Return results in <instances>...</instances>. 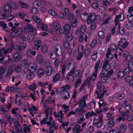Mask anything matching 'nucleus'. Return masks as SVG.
Returning <instances> with one entry per match:
<instances>
[{
  "label": "nucleus",
  "instance_id": "nucleus-19",
  "mask_svg": "<svg viewBox=\"0 0 133 133\" xmlns=\"http://www.w3.org/2000/svg\"><path fill=\"white\" fill-rule=\"evenodd\" d=\"M126 47H124L123 46L118 44L116 51V52L119 54V55L121 56L122 54V53Z\"/></svg>",
  "mask_w": 133,
  "mask_h": 133
},
{
  "label": "nucleus",
  "instance_id": "nucleus-58",
  "mask_svg": "<svg viewBox=\"0 0 133 133\" xmlns=\"http://www.w3.org/2000/svg\"><path fill=\"white\" fill-rule=\"evenodd\" d=\"M112 0H106L103 2V5L104 6L108 5L110 3H112Z\"/></svg>",
  "mask_w": 133,
  "mask_h": 133
},
{
  "label": "nucleus",
  "instance_id": "nucleus-44",
  "mask_svg": "<svg viewBox=\"0 0 133 133\" xmlns=\"http://www.w3.org/2000/svg\"><path fill=\"white\" fill-rule=\"evenodd\" d=\"M120 131L121 133H126L127 128L125 125L122 124L120 127Z\"/></svg>",
  "mask_w": 133,
  "mask_h": 133
},
{
  "label": "nucleus",
  "instance_id": "nucleus-61",
  "mask_svg": "<svg viewBox=\"0 0 133 133\" xmlns=\"http://www.w3.org/2000/svg\"><path fill=\"white\" fill-rule=\"evenodd\" d=\"M15 68V71L18 73L20 72L22 70V66L21 65H18L16 66Z\"/></svg>",
  "mask_w": 133,
  "mask_h": 133
},
{
  "label": "nucleus",
  "instance_id": "nucleus-54",
  "mask_svg": "<svg viewBox=\"0 0 133 133\" xmlns=\"http://www.w3.org/2000/svg\"><path fill=\"white\" fill-rule=\"evenodd\" d=\"M37 88V85L33 83L32 84L29 86V88L31 91H33L35 90Z\"/></svg>",
  "mask_w": 133,
  "mask_h": 133
},
{
  "label": "nucleus",
  "instance_id": "nucleus-34",
  "mask_svg": "<svg viewBox=\"0 0 133 133\" xmlns=\"http://www.w3.org/2000/svg\"><path fill=\"white\" fill-rule=\"evenodd\" d=\"M60 78V75L58 73H57L54 77L53 79V81L54 83H56L59 81Z\"/></svg>",
  "mask_w": 133,
  "mask_h": 133
},
{
  "label": "nucleus",
  "instance_id": "nucleus-38",
  "mask_svg": "<svg viewBox=\"0 0 133 133\" xmlns=\"http://www.w3.org/2000/svg\"><path fill=\"white\" fill-rule=\"evenodd\" d=\"M64 28V32L66 34L69 33L70 30V25L68 24H65Z\"/></svg>",
  "mask_w": 133,
  "mask_h": 133
},
{
  "label": "nucleus",
  "instance_id": "nucleus-8",
  "mask_svg": "<svg viewBox=\"0 0 133 133\" xmlns=\"http://www.w3.org/2000/svg\"><path fill=\"white\" fill-rule=\"evenodd\" d=\"M11 11V10L10 6L7 3V4H5L4 6L3 12L8 15L10 14Z\"/></svg>",
  "mask_w": 133,
  "mask_h": 133
},
{
  "label": "nucleus",
  "instance_id": "nucleus-59",
  "mask_svg": "<svg viewBox=\"0 0 133 133\" xmlns=\"http://www.w3.org/2000/svg\"><path fill=\"white\" fill-rule=\"evenodd\" d=\"M124 75L125 73L123 71H119L118 73L117 76L120 78H122L124 76Z\"/></svg>",
  "mask_w": 133,
  "mask_h": 133
},
{
  "label": "nucleus",
  "instance_id": "nucleus-57",
  "mask_svg": "<svg viewBox=\"0 0 133 133\" xmlns=\"http://www.w3.org/2000/svg\"><path fill=\"white\" fill-rule=\"evenodd\" d=\"M25 14L23 12H20L17 13L15 15V17L20 16V17L23 18L25 16Z\"/></svg>",
  "mask_w": 133,
  "mask_h": 133
},
{
  "label": "nucleus",
  "instance_id": "nucleus-48",
  "mask_svg": "<svg viewBox=\"0 0 133 133\" xmlns=\"http://www.w3.org/2000/svg\"><path fill=\"white\" fill-rule=\"evenodd\" d=\"M86 102L85 100H83L82 99H80L79 101V107H82V108L85 106Z\"/></svg>",
  "mask_w": 133,
  "mask_h": 133
},
{
  "label": "nucleus",
  "instance_id": "nucleus-17",
  "mask_svg": "<svg viewBox=\"0 0 133 133\" xmlns=\"http://www.w3.org/2000/svg\"><path fill=\"white\" fill-rule=\"evenodd\" d=\"M36 60L37 62L41 63H44L45 62V59L43 58L42 56L40 54H38L37 55Z\"/></svg>",
  "mask_w": 133,
  "mask_h": 133
},
{
  "label": "nucleus",
  "instance_id": "nucleus-62",
  "mask_svg": "<svg viewBox=\"0 0 133 133\" xmlns=\"http://www.w3.org/2000/svg\"><path fill=\"white\" fill-rule=\"evenodd\" d=\"M74 17H75V15L72 13H70L68 14L67 18L69 20H73Z\"/></svg>",
  "mask_w": 133,
  "mask_h": 133
},
{
  "label": "nucleus",
  "instance_id": "nucleus-32",
  "mask_svg": "<svg viewBox=\"0 0 133 133\" xmlns=\"http://www.w3.org/2000/svg\"><path fill=\"white\" fill-rule=\"evenodd\" d=\"M118 34L122 35L124 34V28L122 26H120L119 24H118Z\"/></svg>",
  "mask_w": 133,
  "mask_h": 133
},
{
  "label": "nucleus",
  "instance_id": "nucleus-55",
  "mask_svg": "<svg viewBox=\"0 0 133 133\" xmlns=\"http://www.w3.org/2000/svg\"><path fill=\"white\" fill-rule=\"evenodd\" d=\"M102 85L101 83L100 82H98L97 83V87L98 89H100V91H101V92H103V91H104V87L102 86L101 87Z\"/></svg>",
  "mask_w": 133,
  "mask_h": 133
},
{
  "label": "nucleus",
  "instance_id": "nucleus-20",
  "mask_svg": "<svg viewBox=\"0 0 133 133\" xmlns=\"http://www.w3.org/2000/svg\"><path fill=\"white\" fill-rule=\"evenodd\" d=\"M111 51L110 49H108L106 55V57L108 61H111L113 59V56L111 53Z\"/></svg>",
  "mask_w": 133,
  "mask_h": 133
},
{
  "label": "nucleus",
  "instance_id": "nucleus-52",
  "mask_svg": "<svg viewBox=\"0 0 133 133\" xmlns=\"http://www.w3.org/2000/svg\"><path fill=\"white\" fill-rule=\"evenodd\" d=\"M87 28L86 26L83 25H82L80 27V31L82 33H84L86 31Z\"/></svg>",
  "mask_w": 133,
  "mask_h": 133
},
{
  "label": "nucleus",
  "instance_id": "nucleus-28",
  "mask_svg": "<svg viewBox=\"0 0 133 133\" xmlns=\"http://www.w3.org/2000/svg\"><path fill=\"white\" fill-rule=\"evenodd\" d=\"M34 38V36L33 33H30L27 36V39L30 43L32 42Z\"/></svg>",
  "mask_w": 133,
  "mask_h": 133
},
{
  "label": "nucleus",
  "instance_id": "nucleus-1",
  "mask_svg": "<svg viewBox=\"0 0 133 133\" xmlns=\"http://www.w3.org/2000/svg\"><path fill=\"white\" fill-rule=\"evenodd\" d=\"M44 113L45 115L42 121V123L43 124H46L48 126H52L55 129H56L57 127L55 124L53 118V117L50 116L52 114L51 110L48 109L45 110L44 112Z\"/></svg>",
  "mask_w": 133,
  "mask_h": 133
},
{
  "label": "nucleus",
  "instance_id": "nucleus-22",
  "mask_svg": "<svg viewBox=\"0 0 133 133\" xmlns=\"http://www.w3.org/2000/svg\"><path fill=\"white\" fill-rule=\"evenodd\" d=\"M37 26L38 28H40L45 31H46L48 30L47 26L45 24L42 23H39L37 24Z\"/></svg>",
  "mask_w": 133,
  "mask_h": 133
},
{
  "label": "nucleus",
  "instance_id": "nucleus-13",
  "mask_svg": "<svg viewBox=\"0 0 133 133\" xmlns=\"http://www.w3.org/2000/svg\"><path fill=\"white\" fill-rule=\"evenodd\" d=\"M124 18V15L122 13H121L119 15L116 16L115 19L116 24L117 25V24L118 21H122L123 20Z\"/></svg>",
  "mask_w": 133,
  "mask_h": 133
},
{
  "label": "nucleus",
  "instance_id": "nucleus-36",
  "mask_svg": "<svg viewBox=\"0 0 133 133\" xmlns=\"http://www.w3.org/2000/svg\"><path fill=\"white\" fill-rule=\"evenodd\" d=\"M98 117L99 120V123L98 125L99 127H101L102 125V121L103 118V115L102 114H99Z\"/></svg>",
  "mask_w": 133,
  "mask_h": 133
},
{
  "label": "nucleus",
  "instance_id": "nucleus-35",
  "mask_svg": "<svg viewBox=\"0 0 133 133\" xmlns=\"http://www.w3.org/2000/svg\"><path fill=\"white\" fill-rule=\"evenodd\" d=\"M125 26V27L128 29H131L132 26V23L129 20L127 21L126 22Z\"/></svg>",
  "mask_w": 133,
  "mask_h": 133
},
{
  "label": "nucleus",
  "instance_id": "nucleus-6",
  "mask_svg": "<svg viewBox=\"0 0 133 133\" xmlns=\"http://www.w3.org/2000/svg\"><path fill=\"white\" fill-rule=\"evenodd\" d=\"M97 16L93 13H91L88 16L87 21L88 24L89 25L91 22L95 21L97 19Z\"/></svg>",
  "mask_w": 133,
  "mask_h": 133
},
{
  "label": "nucleus",
  "instance_id": "nucleus-26",
  "mask_svg": "<svg viewBox=\"0 0 133 133\" xmlns=\"http://www.w3.org/2000/svg\"><path fill=\"white\" fill-rule=\"evenodd\" d=\"M18 4L19 6L23 8L26 9L28 8V4L22 1H19L18 2Z\"/></svg>",
  "mask_w": 133,
  "mask_h": 133
},
{
  "label": "nucleus",
  "instance_id": "nucleus-3",
  "mask_svg": "<svg viewBox=\"0 0 133 133\" xmlns=\"http://www.w3.org/2000/svg\"><path fill=\"white\" fill-rule=\"evenodd\" d=\"M14 125L13 128L14 130H16V133H23L22 129V126L21 124L18 122L15 121L14 122Z\"/></svg>",
  "mask_w": 133,
  "mask_h": 133
},
{
  "label": "nucleus",
  "instance_id": "nucleus-33",
  "mask_svg": "<svg viewBox=\"0 0 133 133\" xmlns=\"http://www.w3.org/2000/svg\"><path fill=\"white\" fill-rule=\"evenodd\" d=\"M48 12L49 14L55 18H57L58 17L57 14L52 9H49Z\"/></svg>",
  "mask_w": 133,
  "mask_h": 133
},
{
  "label": "nucleus",
  "instance_id": "nucleus-51",
  "mask_svg": "<svg viewBox=\"0 0 133 133\" xmlns=\"http://www.w3.org/2000/svg\"><path fill=\"white\" fill-rule=\"evenodd\" d=\"M37 74L39 77L42 76L44 74L43 69L42 68H40L38 70Z\"/></svg>",
  "mask_w": 133,
  "mask_h": 133
},
{
  "label": "nucleus",
  "instance_id": "nucleus-10",
  "mask_svg": "<svg viewBox=\"0 0 133 133\" xmlns=\"http://www.w3.org/2000/svg\"><path fill=\"white\" fill-rule=\"evenodd\" d=\"M74 65V61L73 59L69 58L66 62V68L68 69H72Z\"/></svg>",
  "mask_w": 133,
  "mask_h": 133
},
{
  "label": "nucleus",
  "instance_id": "nucleus-47",
  "mask_svg": "<svg viewBox=\"0 0 133 133\" xmlns=\"http://www.w3.org/2000/svg\"><path fill=\"white\" fill-rule=\"evenodd\" d=\"M117 96V97L118 99H122L125 97V95L123 93L120 94L118 95L116 93L114 95H113V97Z\"/></svg>",
  "mask_w": 133,
  "mask_h": 133
},
{
  "label": "nucleus",
  "instance_id": "nucleus-24",
  "mask_svg": "<svg viewBox=\"0 0 133 133\" xmlns=\"http://www.w3.org/2000/svg\"><path fill=\"white\" fill-rule=\"evenodd\" d=\"M62 97L64 99H66L70 97V95L68 92L67 91H64L62 94Z\"/></svg>",
  "mask_w": 133,
  "mask_h": 133
},
{
  "label": "nucleus",
  "instance_id": "nucleus-7",
  "mask_svg": "<svg viewBox=\"0 0 133 133\" xmlns=\"http://www.w3.org/2000/svg\"><path fill=\"white\" fill-rule=\"evenodd\" d=\"M20 46L16 45L15 46V48L16 51L18 52H21L22 49H24L26 47L27 45L24 43H21L20 44Z\"/></svg>",
  "mask_w": 133,
  "mask_h": 133
},
{
  "label": "nucleus",
  "instance_id": "nucleus-53",
  "mask_svg": "<svg viewBox=\"0 0 133 133\" xmlns=\"http://www.w3.org/2000/svg\"><path fill=\"white\" fill-rule=\"evenodd\" d=\"M13 66H11L9 69L7 70L6 69V71H7V72L8 74H11L14 71V65H13Z\"/></svg>",
  "mask_w": 133,
  "mask_h": 133
},
{
  "label": "nucleus",
  "instance_id": "nucleus-18",
  "mask_svg": "<svg viewBox=\"0 0 133 133\" xmlns=\"http://www.w3.org/2000/svg\"><path fill=\"white\" fill-rule=\"evenodd\" d=\"M34 46L37 50H39L42 44V41L39 39L36 40L34 41Z\"/></svg>",
  "mask_w": 133,
  "mask_h": 133
},
{
  "label": "nucleus",
  "instance_id": "nucleus-5",
  "mask_svg": "<svg viewBox=\"0 0 133 133\" xmlns=\"http://www.w3.org/2000/svg\"><path fill=\"white\" fill-rule=\"evenodd\" d=\"M106 92L107 91L106 90H104L103 92H101V94L100 95L98 96V98L100 100V101L98 102L99 108L101 107L102 106H105L108 104L106 103L105 102H102L104 101V99L102 98V97Z\"/></svg>",
  "mask_w": 133,
  "mask_h": 133
},
{
  "label": "nucleus",
  "instance_id": "nucleus-2",
  "mask_svg": "<svg viewBox=\"0 0 133 133\" xmlns=\"http://www.w3.org/2000/svg\"><path fill=\"white\" fill-rule=\"evenodd\" d=\"M11 32L10 33V35L11 37H15L20 35L22 33V29L19 28L12 27L11 29Z\"/></svg>",
  "mask_w": 133,
  "mask_h": 133
},
{
  "label": "nucleus",
  "instance_id": "nucleus-49",
  "mask_svg": "<svg viewBox=\"0 0 133 133\" xmlns=\"http://www.w3.org/2000/svg\"><path fill=\"white\" fill-rule=\"evenodd\" d=\"M32 18L37 23H40L41 22V19L36 16H33L32 17Z\"/></svg>",
  "mask_w": 133,
  "mask_h": 133
},
{
  "label": "nucleus",
  "instance_id": "nucleus-9",
  "mask_svg": "<svg viewBox=\"0 0 133 133\" xmlns=\"http://www.w3.org/2000/svg\"><path fill=\"white\" fill-rule=\"evenodd\" d=\"M74 126L73 130L75 133H78V132L81 131L80 126L78 124L76 123H74L72 125H70V126Z\"/></svg>",
  "mask_w": 133,
  "mask_h": 133
},
{
  "label": "nucleus",
  "instance_id": "nucleus-27",
  "mask_svg": "<svg viewBox=\"0 0 133 133\" xmlns=\"http://www.w3.org/2000/svg\"><path fill=\"white\" fill-rule=\"evenodd\" d=\"M24 28L26 30H28L31 32L34 31V27L32 26H30L29 24L26 23L24 26Z\"/></svg>",
  "mask_w": 133,
  "mask_h": 133
},
{
  "label": "nucleus",
  "instance_id": "nucleus-12",
  "mask_svg": "<svg viewBox=\"0 0 133 133\" xmlns=\"http://www.w3.org/2000/svg\"><path fill=\"white\" fill-rule=\"evenodd\" d=\"M37 110V108L35 106L32 105L30 108H29L28 111L30 112V114L31 115L32 117L34 116V114H36V111Z\"/></svg>",
  "mask_w": 133,
  "mask_h": 133
},
{
  "label": "nucleus",
  "instance_id": "nucleus-46",
  "mask_svg": "<svg viewBox=\"0 0 133 133\" xmlns=\"http://www.w3.org/2000/svg\"><path fill=\"white\" fill-rule=\"evenodd\" d=\"M42 4V2L40 1H36L33 2L32 3L33 5L35 7H39Z\"/></svg>",
  "mask_w": 133,
  "mask_h": 133
},
{
  "label": "nucleus",
  "instance_id": "nucleus-45",
  "mask_svg": "<svg viewBox=\"0 0 133 133\" xmlns=\"http://www.w3.org/2000/svg\"><path fill=\"white\" fill-rule=\"evenodd\" d=\"M35 76V75L32 72H29L26 75V78L29 80L32 79Z\"/></svg>",
  "mask_w": 133,
  "mask_h": 133
},
{
  "label": "nucleus",
  "instance_id": "nucleus-16",
  "mask_svg": "<svg viewBox=\"0 0 133 133\" xmlns=\"http://www.w3.org/2000/svg\"><path fill=\"white\" fill-rule=\"evenodd\" d=\"M118 43L119 45H122L124 47H126L128 44V42L127 41L125 38H122L118 41Z\"/></svg>",
  "mask_w": 133,
  "mask_h": 133
},
{
  "label": "nucleus",
  "instance_id": "nucleus-60",
  "mask_svg": "<svg viewBox=\"0 0 133 133\" xmlns=\"http://www.w3.org/2000/svg\"><path fill=\"white\" fill-rule=\"evenodd\" d=\"M99 37L101 39H103L104 38L105 34L104 32L102 31H99L98 33Z\"/></svg>",
  "mask_w": 133,
  "mask_h": 133
},
{
  "label": "nucleus",
  "instance_id": "nucleus-25",
  "mask_svg": "<svg viewBox=\"0 0 133 133\" xmlns=\"http://www.w3.org/2000/svg\"><path fill=\"white\" fill-rule=\"evenodd\" d=\"M8 3L9 5L13 9L16 10L18 8V7L15 3L12 1L10 0L8 1Z\"/></svg>",
  "mask_w": 133,
  "mask_h": 133
},
{
  "label": "nucleus",
  "instance_id": "nucleus-50",
  "mask_svg": "<svg viewBox=\"0 0 133 133\" xmlns=\"http://www.w3.org/2000/svg\"><path fill=\"white\" fill-rule=\"evenodd\" d=\"M28 63V61L26 59H24L21 62V64L23 66L26 67L27 66Z\"/></svg>",
  "mask_w": 133,
  "mask_h": 133
},
{
  "label": "nucleus",
  "instance_id": "nucleus-63",
  "mask_svg": "<svg viewBox=\"0 0 133 133\" xmlns=\"http://www.w3.org/2000/svg\"><path fill=\"white\" fill-rule=\"evenodd\" d=\"M68 34L66 36V39L68 41H71L73 39V37L72 34Z\"/></svg>",
  "mask_w": 133,
  "mask_h": 133
},
{
  "label": "nucleus",
  "instance_id": "nucleus-41",
  "mask_svg": "<svg viewBox=\"0 0 133 133\" xmlns=\"http://www.w3.org/2000/svg\"><path fill=\"white\" fill-rule=\"evenodd\" d=\"M7 24L4 22L1 26V27H2L3 30L6 32H9V29L7 27Z\"/></svg>",
  "mask_w": 133,
  "mask_h": 133
},
{
  "label": "nucleus",
  "instance_id": "nucleus-23",
  "mask_svg": "<svg viewBox=\"0 0 133 133\" xmlns=\"http://www.w3.org/2000/svg\"><path fill=\"white\" fill-rule=\"evenodd\" d=\"M29 68L31 69V71L34 72L37 70L36 65L33 62L31 63L29 66Z\"/></svg>",
  "mask_w": 133,
  "mask_h": 133
},
{
  "label": "nucleus",
  "instance_id": "nucleus-64",
  "mask_svg": "<svg viewBox=\"0 0 133 133\" xmlns=\"http://www.w3.org/2000/svg\"><path fill=\"white\" fill-rule=\"evenodd\" d=\"M131 71H133V61H130L128 63V67Z\"/></svg>",
  "mask_w": 133,
  "mask_h": 133
},
{
  "label": "nucleus",
  "instance_id": "nucleus-31",
  "mask_svg": "<svg viewBox=\"0 0 133 133\" xmlns=\"http://www.w3.org/2000/svg\"><path fill=\"white\" fill-rule=\"evenodd\" d=\"M116 26L113 28L111 30L112 33L114 35H117L118 34V29L117 24V25L116 24Z\"/></svg>",
  "mask_w": 133,
  "mask_h": 133
},
{
  "label": "nucleus",
  "instance_id": "nucleus-40",
  "mask_svg": "<svg viewBox=\"0 0 133 133\" xmlns=\"http://www.w3.org/2000/svg\"><path fill=\"white\" fill-rule=\"evenodd\" d=\"M96 115V114L93 111H92L91 113L88 112L85 115L86 119H87L90 117L94 116Z\"/></svg>",
  "mask_w": 133,
  "mask_h": 133
},
{
  "label": "nucleus",
  "instance_id": "nucleus-43",
  "mask_svg": "<svg viewBox=\"0 0 133 133\" xmlns=\"http://www.w3.org/2000/svg\"><path fill=\"white\" fill-rule=\"evenodd\" d=\"M36 52L34 51H32V50L30 49H29L28 50L27 52V55L29 56H30L31 54L33 56H35L36 55Z\"/></svg>",
  "mask_w": 133,
  "mask_h": 133
},
{
  "label": "nucleus",
  "instance_id": "nucleus-11",
  "mask_svg": "<svg viewBox=\"0 0 133 133\" xmlns=\"http://www.w3.org/2000/svg\"><path fill=\"white\" fill-rule=\"evenodd\" d=\"M45 72L48 76H50L52 74L53 70L52 68L50 66H47L45 68Z\"/></svg>",
  "mask_w": 133,
  "mask_h": 133
},
{
  "label": "nucleus",
  "instance_id": "nucleus-56",
  "mask_svg": "<svg viewBox=\"0 0 133 133\" xmlns=\"http://www.w3.org/2000/svg\"><path fill=\"white\" fill-rule=\"evenodd\" d=\"M30 12H31L33 14H37L38 13V11L37 9L36 8L34 7L31 9Z\"/></svg>",
  "mask_w": 133,
  "mask_h": 133
},
{
  "label": "nucleus",
  "instance_id": "nucleus-30",
  "mask_svg": "<svg viewBox=\"0 0 133 133\" xmlns=\"http://www.w3.org/2000/svg\"><path fill=\"white\" fill-rule=\"evenodd\" d=\"M23 131L25 133L29 132H31V128L27 125L24 124H23Z\"/></svg>",
  "mask_w": 133,
  "mask_h": 133
},
{
  "label": "nucleus",
  "instance_id": "nucleus-21",
  "mask_svg": "<svg viewBox=\"0 0 133 133\" xmlns=\"http://www.w3.org/2000/svg\"><path fill=\"white\" fill-rule=\"evenodd\" d=\"M55 50L56 54L58 56H59L62 54L61 51L62 50L61 47L60 45L59 44H57L55 47Z\"/></svg>",
  "mask_w": 133,
  "mask_h": 133
},
{
  "label": "nucleus",
  "instance_id": "nucleus-15",
  "mask_svg": "<svg viewBox=\"0 0 133 133\" xmlns=\"http://www.w3.org/2000/svg\"><path fill=\"white\" fill-rule=\"evenodd\" d=\"M106 70H104L100 74V77H101V81L102 82L104 83L106 82L108 83L107 81V77L105 75V72H106Z\"/></svg>",
  "mask_w": 133,
  "mask_h": 133
},
{
  "label": "nucleus",
  "instance_id": "nucleus-14",
  "mask_svg": "<svg viewBox=\"0 0 133 133\" xmlns=\"http://www.w3.org/2000/svg\"><path fill=\"white\" fill-rule=\"evenodd\" d=\"M14 45L12 44H10L7 46V48L4 52V54L6 55L8 53L11 52L13 50Z\"/></svg>",
  "mask_w": 133,
  "mask_h": 133
},
{
  "label": "nucleus",
  "instance_id": "nucleus-37",
  "mask_svg": "<svg viewBox=\"0 0 133 133\" xmlns=\"http://www.w3.org/2000/svg\"><path fill=\"white\" fill-rule=\"evenodd\" d=\"M70 24L74 28L76 27L77 24V20L75 17H74L73 20L70 22Z\"/></svg>",
  "mask_w": 133,
  "mask_h": 133
},
{
  "label": "nucleus",
  "instance_id": "nucleus-39",
  "mask_svg": "<svg viewBox=\"0 0 133 133\" xmlns=\"http://www.w3.org/2000/svg\"><path fill=\"white\" fill-rule=\"evenodd\" d=\"M53 26L54 29L55 30H59L61 26H60L59 23L55 21L53 23Z\"/></svg>",
  "mask_w": 133,
  "mask_h": 133
},
{
  "label": "nucleus",
  "instance_id": "nucleus-29",
  "mask_svg": "<svg viewBox=\"0 0 133 133\" xmlns=\"http://www.w3.org/2000/svg\"><path fill=\"white\" fill-rule=\"evenodd\" d=\"M62 111H59L57 113L55 111L54 112V116L57 117H60L61 118H62L64 114L62 113Z\"/></svg>",
  "mask_w": 133,
  "mask_h": 133
},
{
  "label": "nucleus",
  "instance_id": "nucleus-4",
  "mask_svg": "<svg viewBox=\"0 0 133 133\" xmlns=\"http://www.w3.org/2000/svg\"><path fill=\"white\" fill-rule=\"evenodd\" d=\"M100 62V61L99 60L97 61L96 62L95 66V71L92 75L91 77L89 79V80H94L96 78L97 76V72L98 70H100L101 68L99 66Z\"/></svg>",
  "mask_w": 133,
  "mask_h": 133
},
{
  "label": "nucleus",
  "instance_id": "nucleus-42",
  "mask_svg": "<svg viewBox=\"0 0 133 133\" xmlns=\"http://www.w3.org/2000/svg\"><path fill=\"white\" fill-rule=\"evenodd\" d=\"M21 58V56L18 53H15L14 55V58L15 61H18Z\"/></svg>",
  "mask_w": 133,
  "mask_h": 133
}]
</instances>
